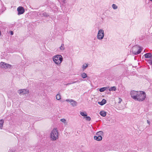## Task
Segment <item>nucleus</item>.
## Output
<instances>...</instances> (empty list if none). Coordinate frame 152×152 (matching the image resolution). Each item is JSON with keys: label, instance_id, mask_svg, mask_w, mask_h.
<instances>
[{"label": "nucleus", "instance_id": "1", "mask_svg": "<svg viewBox=\"0 0 152 152\" xmlns=\"http://www.w3.org/2000/svg\"><path fill=\"white\" fill-rule=\"evenodd\" d=\"M134 95H136V94L138 95V98L136 101H142L144 100L146 97V94L145 92L142 91H139L138 92H134Z\"/></svg>", "mask_w": 152, "mask_h": 152}, {"label": "nucleus", "instance_id": "2", "mask_svg": "<svg viewBox=\"0 0 152 152\" xmlns=\"http://www.w3.org/2000/svg\"><path fill=\"white\" fill-rule=\"evenodd\" d=\"M50 138L51 140L55 141L58 138V133L57 129L54 128L52 131L50 135Z\"/></svg>", "mask_w": 152, "mask_h": 152}, {"label": "nucleus", "instance_id": "3", "mask_svg": "<svg viewBox=\"0 0 152 152\" xmlns=\"http://www.w3.org/2000/svg\"><path fill=\"white\" fill-rule=\"evenodd\" d=\"M53 61L57 65H60L63 61L62 56L60 55H56L54 56L53 58Z\"/></svg>", "mask_w": 152, "mask_h": 152}, {"label": "nucleus", "instance_id": "4", "mask_svg": "<svg viewBox=\"0 0 152 152\" xmlns=\"http://www.w3.org/2000/svg\"><path fill=\"white\" fill-rule=\"evenodd\" d=\"M104 31L102 29H100L98 31L97 38L99 40H102L104 37Z\"/></svg>", "mask_w": 152, "mask_h": 152}, {"label": "nucleus", "instance_id": "5", "mask_svg": "<svg viewBox=\"0 0 152 152\" xmlns=\"http://www.w3.org/2000/svg\"><path fill=\"white\" fill-rule=\"evenodd\" d=\"M132 51L133 54L137 55L140 53L141 50L140 48L138 49L137 47H133L132 48Z\"/></svg>", "mask_w": 152, "mask_h": 152}, {"label": "nucleus", "instance_id": "6", "mask_svg": "<svg viewBox=\"0 0 152 152\" xmlns=\"http://www.w3.org/2000/svg\"><path fill=\"white\" fill-rule=\"evenodd\" d=\"M17 10L18 12V15L23 14L25 12V10L22 7H19L17 8Z\"/></svg>", "mask_w": 152, "mask_h": 152}, {"label": "nucleus", "instance_id": "7", "mask_svg": "<svg viewBox=\"0 0 152 152\" xmlns=\"http://www.w3.org/2000/svg\"><path fill=\"white\" fill-rule=\"evenodd\" d=\"M0 66H1L2 68H11L12 66L11 65L6 64L4 62H1L0 63Z\"/></svg>", "mask_w": 152, "mask_h": 152}, {"label": "nucleus", "instance_id": "8", "mask_svg": "<svg viewBox=\"0 0 152 152\" xmlns=\"http://www.w3.org/2000/svg\"><path fill=\"white\" fill-rule=\"evenodd\" d=\"M18 93L20 94L23 95L28 94L29 91L28 90L26 89H21L19 90Z\"/></svg>", "mask_w": 152, "mask_h": 152}, {"label": "nucleus", "instance_id": "9", "mask_svg": "<svg viewBox=\"0 0 152 152\" xmlns=\"http://www.w3.org/2000/svg\"><path fill=\"white\" fill-rule=\"evenodd\" d=\"M66 101L70 102L71 104L73 107H75L77 105V102L72 99H66Z\"/></svg>", "mask_w": 152, "mask_h": 152}, {"label": "nucleus", "instance_id": "10", "mask_svg": "<svg viewBox=\"0 0 152 152\" xmlns=\"http://www.w3.org/2000/svg\"><path fill=\"white\" fill-rule=\"evenodd\" d=\"M139 91H133L131 92L130 94L131 97L135 100H136L137 98H138V95L136 94V95H134V94L135 93L134 92H138Z\"/></svg>", "mask_w": 152, "mask_h": 152}, {"label": "nucleus", "instance_id": "11", "mask_svg": "<svg viewBox=\"0 0 152 152\" xmlns=\"http://www.w3.org/2000/svg\"><path fill=\"white\" fill-rule=\"evenodd\" d=\"M94 139L97 141H100L102 140V136H95L94 137Z\"/></svg>", "mask_w": 152, "mask_h": 152}, {"label": "nucleus", "instance_id": "12", "mask_svg": "<svg viewBox=\"0 0 152 152\" xmlns=\"http://www.w3.org/2000/svg\"><path fill=\"white\" fill-rule=\"evenodd\" d=\"M144 56H145V58H151L152 56L151 54V53H146L145 54Z\"/></svg>", "mask_w": 152, "mask_h": 152}, {"label": "nucleus", "instance_id": "13", "mask_svg": "<svg viewBox=\"0 0 152 152\" xmlns=\"http://www.w3.org/2000/svg\"><path fill=\"white\" fill-rule=\"evenodd\" d=\"M106 102V101L105 99H103L101 102H98V103L101 105H103L105 104Z\"/></svg>", "mask_w": 152, "mask_h": 152}, {"label": "nucleus", "instance_id": "14", "mask_svg": "<svg viewBox=\"0 0 152 152\" xmlns=\"http://www.w3.org/2000/svg\"><path fill=\"white\" fill-rule=\"evenodd\" d=\"M4 122V120L3 119L0 120V129H1L3 126V124Z\"/></svg>", "mask_w": 152, "mask_h": 152}, {"label": "nucleus", "instance_id": "15", "mask_svg": "<svg viewBox=\"0 0 152 152\" xmlns=\"http://www.w3.org/2000/svg\"><path fill=\"white\" fill-rule=\"evenodd\" d=\"M100 114L103 117H105L106 115V113L104 111H102L100 112Z\"/></svg>", "mask_w": 152, "mask_h": 152}, {"label": "nucleus", "instance_id": "16", "mask_svg": "<svg viewBox=\"0 0 152 152\" xmlns=\"http://www.w3.org/2000/svg\"><path fill=\"white\" fill-rule=\"evenodd\" d=\"M80 114L82 116L86 117L87 116V114L86 112H80Z\"/></svg>", "mask_w": 152, "mask_h": 152}, {"label": "nucleus", "instance_id": "17", "mask_svg": "<svg viewBox=\"0 0 152 152\" xmlns=\"http://www.w3.org/2000/svg\"><path fill=\"white\" fill-rule=\"evenodd\" d=\"M81 76L83 78H85L87 77V75L85 73L83 72L81 74Z\"/></svg>", "mask_w": 152, "mask_h": 152}, {"label": "nucleus", "instance_id": "18", "mask_svg": "<svg viewBox=\"0 0 152 152\" xmlns=\"http://www.w3.org/2000/svg\"><path fill=\"white\" fill-rule=\"evenodd\" d=\"M103 134V132L102 131H99V132H97L96 133V134L97 135V136H101V135H102Z\"/></svg>", "mask_w": 152, "mask_h": 152}, {"label": "nucleus", "instance_id": "19", "mask_svg": "<svg viewBox=\"0 0 152 152\" xmlns=\"http://www.w3.org/2000/svg\"><path fill=\"white\" fill-rule=\"evenodd\" d=\"M116 88L115 86H113V87H112L111 88H110L109 89V90L110 91H115L116 90Z\"/></svg>", "mask_w": 152, "mask_h": 152}, {"label": "nucleus", "instance_id": "20", "mask_svg": "<svg viewBox=\"0 0 152 152\" xmlns=\"http://www.w3.org/2000/svg\"><path fill=\"white\" fill-rule=\"evenodd\" d=\"M106 89H107V87H103L99 89V91L101 92H103L105 91Z\"/></svg>", "mask_w": 152, "mask_h": 152}, {"label": "nucleus", "instance_id": "21", "mask_svg": "<svg viewBox=\"0 0 152 152\" xmlns=\"http://www.w3.org/2000/svg\"><path fill=\"white\" fill-rule=\"evenodd\" d=\"M64 45L63 44H62L61 47H60V49L61 50H63L64 49Z\"/></svg>", "mask_w": 152, "mask_h": 152}, {"label": "nucleus", "instance_id": "22", "mask_svg": "<svg viewBox=\"0 0 152 152\" xmlns=\"http://www.w3.org/2000/svg\"><path fill=\"white\" fill-rule=\"evenodd\" d=\"M42 16H45V17H47L49 16V15L46 13L45 12H44L42 13Z\"/></svg>", "mask_w": 152, "mask_h": 152}, {"label": "nucleus", "instance_id": "23", "mask_svg": "<svg viewBox=\"0 0 152 152\" xmlns=\"http://www.w3.org/2000/svg\"><path fill=\"white\" fill-rule=\"evenodd\" d=\"M56 99L58 100H59L61 99V95L59 94H57L56 96Z\"/></svg>", "mask_w": 152, "mask_h": 152}, {"label": "nucleus", "instance_id": "24", "mask_svg": "<svg viewBox=\"0 0 152 152\" xmlns=\"http://www.w3.org/2000/svg\"><path fill=\"white\" fill-rule=\"evenodd\" d=\"M112 7L114 10L118 8V7L115 4H112Z\"/></svg>", "mask_w": 152, "mask_h": 152}, {"label": "nucleus", "instance_id": "25", "mask_svg": "<svg viewBox=\"0 0 152 152\" xmlns=\"http://www.w3.org/2000/svg\"><path fill=\"white\" fill-rule=\"evenodd\" d=\"M88 66V65L87 64H85L83 65V70L85 69Z\"/></svg>", "mask_w": 152, "mask_h": 152}, {"label": "nucleus", "instance_id": "26", "mask_svg": "<svg viewBox=\"0 0 152 152\" xmlns=\"http://www.w3.org/2000/svg\"><path fill=\"white\" fill-rule=\"evenodd\" d=\"M85 118L86 121H90L91 120V118L89 116H87L85 117Z\"/></svg>", "mask_w": 152, "mask_h": 152}, {"label": "nucleus", "instance_id": "27", "mask_svg": "<svg viewBox=\"0 0 152 152\" xmlns=\"http://www.w3.org/2000/svg\"><path fill=\"white\" fill-rule=\"evenodd\" d=\"M77 81H74V82H72V83H68L67 84H66L65 85L66 86H67V85H71L72 84H73L76 83V82H77Z\"/></svg>", "mask_w": 152, "mask_h": 152}, {"label": "nucleus", "instance_id": "28", "mask_svg": "<svg viewBox=\"0 0 152 152\" xmlns=\"http://www.w3.org/2000/svg\"><path fill=\"white\" fill-rule=\"evenodd\" d=\"M63 123H65L66 122V120L65 119H61L60 120Z\"/></svg>", "mask_w": 152, "mask_h": 152}, {"label": "nucleus", "instance_id": "29", "mask_svg": "<svg viewBox=\"0 0 152 152\" xmlns=\"http://www.w3.org/2000/svg\"><path fill=\"white\" fill-rule=\"evenodd\" d=\"M8 152H15V150L12 149H10Z\"/></svg>", "mask_w": 152, "mask_h": 152}, {"label": "nucleus", "instance_id": "30", "mask_svg": "<svg viewBox=\"0 0 152 152\" xmlns=\"http://www.w3.org/2000/svg\"><path fill=\"white\" fill-rule=\"evenodd\" d=\"M118 99H119V101L118 102V103H121V102L122 101V99L120 98H119Z\"/></svg>", "mask_w": 152, "mask_h": 152}, {"label": "nucleus", "instance_id": "31", "mask_svg": "<svg viewBox=\"0 0 152 152\" xmlns=\"http://www.w3.org/2000/svg\"><path fill=\"white\" fill-rule=\"evenodd\" d=\"M10 34L12 35H13V32L12 31H10Z\"/></svg>", "mask_w": 152, "mask_h": 152}, {"label": "nucleus", "instance_id": "32", "mask_svg": "<svg viewBox=\"0 0 152 152\" xmlns=\"http://www.w3.org/2000/svg\"><path fill=\"white\" fill-rule=\"evenodd\" d=\"M150 63L151 64H152V58H151L150 60Z\"/></svg>", "mask_w": 152, "mask_h": 152}, {"label": "nucleus", "instance_id": "33", "mask_svg": "<svg viewBox=\"0 0 152 152\" xmlns=\"http://www.w3.org/2000/svg\"><path fill=\"white\" fill-rule=\"evenodd\" d=\"M147 122L149 125H150V122L148 120H147Z\"/></svg>", "mask_w": 152, "mask_h": 152}, {"label": "nucleus", "instance_id": "34", "mask_svg": "<svg viewBox=\"0 0 152 152\" xmlns=\"http://www.w3.org/2000/svg\"><path fill=\"white\" fill-rule=\"evenodd\" d=\"M1 35V31H0V36Z\"/></svg>", "mask_w": 152, "mask_h": 152}, {"label": "nucleus", "instance_id": "35", "mask_svg": "<svg viewBox=\"0 0 152 152\" xmlns=\"http://www.w3.org/2000/svg\"><path fill=\"white\" fill-rule=\"evenodd\" d=\"M150 1L152 2V0H150Z\"/></svg>", "mask_w": 152, "mask_h": 152}]
</instances>
